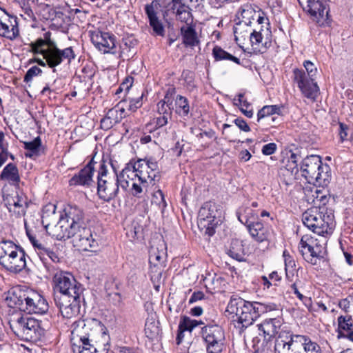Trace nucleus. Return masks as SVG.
<instances>
[{"label": "nucleus", "mask_w": 353, "mask_h": 353, "mask_svg": "<svg viewBox=\"0 0 353 353\" xmlns=\"http://www.w3.org/2000/svg\"><path fill=\"white\" fill-rule=\"evenodd\" d=\"M114 175L111 176L105 162L101 163L97 174V194L100 199L110 202L119 194V188L126 191L129 181L122 176L123 170L118 174L114 169Z\"/></svg>", "instance_id": "nucleus-4"}, {"label": "nucleus", "mask_w": 353, "mask_h": 353, "mask_svg": "<svg viewBox=\"0 0 353 353\" xmlns=\"http://www.w3.org/2000/svg\"><path fill=\"white\" fill-rule=\"evenodd\" d=\"M27 257L23 249L12 241H0V265L7 271L19 273L25 270Z\"/></svg>", "instance_id": "nucleus-6"}, {"label": "nucleus", "mask_w": 353, "mask_h": 353, "mask_svg": "<svg viewBox=\"0 0 353 353\" xmlns=\"http://www.w3.org/2000/svg\"><path fill=\"white\" fill-rule=\"evenodd\" d=\"M72 340L79 343L95 342L96 335L103 330L101 321L95 319H79L71 326Z\"/></svg>", "instance_id": "nucleus-12"}, {"label": "nucleus", "mask_w": 353, "mask_h": 353, "mask_svg": "<svg viewBox=\"0 0 353 353\" xmlns=\"http://www.w3.org/2000/svg\"><path fill=\"white\" fill-rule=\"evenodd\" d=\"M28 238H29L32 245L34 248V250H35L37 255H39V251H41L40 248L43 249L45 247V245H43V243L39 242L34 236H33L29 234H28Z\"/></svg>", "instance_id": "nucleus-58"}, {"label": "nucleus", "mask_w": 353, "mask_h": 353, "mask_svg": "<svg viewBox=\"0 0 353 353\" xmlns=\"http://www.w3.org/2000/svg\"><path fill=\"white\" fill-rule=\"evenodd\" d=\"M228 254L232 259L238 261H244L245 252L241 241L233 239L231 241Z\"/></svg>", "instance_id": "nucleus-32"}, {"label": "nucleus", "mask_w": 353, "mask_h": 353, "mask_svg": "<svg viewBox=\"0 0 353 353\" xmlns=\"http://www.w3.org/2000/svg\"><path fill=\"white\" fill-rule=\"evenodd\" d=\"M40 250L41 251H39L38 256L45 266L47 267L49 265V260L55 263L60 261L58 254L50 248L45 245L43 249L40 248Z\"/></svg>", "instance_id": "nucleus-37"}, {"label": "nucleus", "mask_w": 353, "mask_h": 353, "mask_svg": "<svg viewBox=\"0 0 353 353\" xmlns=\"http://www.w3.org/2000/svg\"><path fill=\"white\" fill-rule=\"evenodd\" d=\"M132 84H133V77H128L125 79V80L120 85V87L121 88V89H123L125 92H128L130 90V88L132 87Z\"/></svg>", "instance_id": "nucleus-61"}, {"label": "nucleus", "mask_w": 353, "mask_h": 353, "mask_svg": "<svg viewBox=\"0 0 353 353\" xmlns=\"http://www.w3.org/2000/svg\"><path fill=\"white\" fill-rule=\"evenodd\" d=\"M117 109H110L104 118L101 121V127L103 130H109L121 121V116Z\"/></svg>", "instance_id": "nucleus-33"}, {"label": "nucleus", "mask_w": 353, "mask_h": 353, "mask_svg": "<svg viewBox=\"0 0 353 353\" xmlns=\"http://www.w3.org/2000/svg\"><path fill=\"white\" fill-rule=\"evenodd\" d=\"M291 290L296 297L307 307L312 305V299L307 297L301 292L302 286L301 281L299 280L296 281L291 285Z\"/></svg>", "instance_id": "nucleus-42"}, {"label": "nucleus", "mask_w": 353, "mask_h": 353, "mask_svg": "<svg viewBox=\"0 0 353 353\" xmlns=\"http://www.w3.org/2000/svg\"><path fill=\"white\" fill-rule=\"evenodd\" d=\"M94 164L93 159L82 168L77 174H74L69 181L70 186L89 187L93 182L92 177L94 172Z\"/></svg>", "instance_id": "nucleus-23"}, {"label": "nucleus", "mask_w": 353, "mask_h": 353, "mask_svg": "<svg viewBox=\"0 0 353 353\" xmlns=\"http://www.w3.org/2000/svg\"><path fill=\"white\" fill-rule=\"evenodd\" d=\"M303 66L305 70H293L292 80L305 97L315 101L319 92V88L316 82L317 68L310 61H305Z\"/></svg>", "instance_id": "nucleus-7"}, {"label": "nucleus", "mask_w": 353, "mask_h": 353, "mask_svg": "<svg viewBox=\"0 0 353 353\" xmlns=\"http://www.w3.org/2000/svg\"><path fill=\"white\" fill-rule=\"evenodd\" d=\"M142 97L143 95L137 98L132 99L130 100L128 109L132 112L136 111L138 108H139L142 105Z\"/></svg>", "instance_id": "nucleus-53"}, {"label": "nucleus", "mask_w": 353, "mask_h": 353, "mask_svg": "<svg viewBox=\"0 0 353 353\" xmlns=\"http://www.w3.org/2000/svg\"><path fill=\"white\" fill-rule=\"evenodd\" d=\"M283 107L277 105H265L257 113V122L267 119L272 115H281Z\"/></svg>", "instance_id": "nucleus-34"}, {"label": "nucleus", "mask_w": 353, "mask_h": 353, "mask_svg": "<svg viewBox=\"0 0 353 353\" xmlns=\"http://www.w3.org/2000/svg\"><path fill=\"white\" fill-rule=\"evenodd\" d=\"M204 294L201 291L194 292L189 299V303L192 304L204 299Z\"/></svg>", "instance_id": "nucleus-62"}, {"label": "nucleus", "mask_w": 353, "mask_h": 353, "mask_svg": "<svg viewBox=\"0 0 353 353\" xmlns=\"http://www.w3.org/2000/svg\"><path fill=\"white\" fill-rule=\"evenodd\" d=\"M301 157L296 153H292L285 166L281 168L279 170V174L284 178L286 184L292 183L296 179V174L299 172L297 162Z\"/></svg>", "instance_id": "nucleus-26"}, {"label": "nucleus", "mask_w": 353, "mask_h": 353, "mask_svg": "<svg viewBox=\"0 0 353 353\" xmlns=\"http://www.w3.org/2000/svg\"><path fill=\"white\" fill-rule=\"evenodd\" d=\"M28 238H29L32 245L34 248V250H35L37 255H39V251H41L40 248L43 249L45 247V245H43V243L39 242L34 236H33L29 234H28Z\"/></svg>", "instance_id": "nucleus-59"}, {"label": "nucleus", "mask_w": 353, "mask_h": 353, "mask_svg": "<svg viewBox=\"0 0 353 353\" xmlns=\"http://www.w3.org/2000/svg\"><path fill=\"white\" fill-rule=\"evenodd\" d=\"M239 221L245 226L255 221L257 214L250 208H242L237 212Z\"/></svg>", "instance_id": "nucleus-38"}, {"label": "nucleus", "mask_w": 353, "mask_h": 353, "mask_svg": "<svg viewBox=\"0 0 353 353\" xmlns=\"http://www.w3.org/2000/svg\"><path fill=\"white\" fill-rule=\"evenodd\" d=\"M172 9L175 11L176 16L189 10V7L181 2V0H172Z\"/></svg>", "instance_id": "nucleus-51"}, {"label": "nucleus", "mask_w": 353, "mask_h": 353, "mask_svg": "<svg viewBox=\"0 0 353 353\" xmlns=\"http://www.w3.org/2000/svg\"><path fill=\"white\" fill-rule=\"evenodd\" d=\"M54 235L60 241L72 238L74 246L84 251H92L99 246L98 240L93 236L90 228L85 227V225L70 231L68 235L65 233Z\"/></svg>", "instance_id": "nucleus-13"}, {"label": "nucleus", "mask_w": 353, "mask_h": 353, "mask_svg": "<svg viewBox=\"0 0 353 353\" xmlns=\"http://www.w3.org/2000/svg\"><path fill=\"white\" fill-rule=\"evenodd\" d=\"M281 325V321L278 319L273 318L266 319L261 324L257 325L259 332V334H263L264 336L263 341L267 342L277 334Z\"/></svg>", "instance_id": "nucleus-28"}, {"label": "nucleus", "mask_w": 353, "mask_h": 353, "mask_svg": "<svg viewBox=\"0 0 353 353\" xmlns=\"http://www.w3.org/2000/svg\"><path fill=\"white\" fill-rule=\"evenodd\" d=\"M348 130L349 129L347 125L343 123H339V134L341 141L347 140Z\"/></svg>", "instance_id": "nucleus-57"}, {"label": "nucleus", "mask_w": 353, "mask_h": 353, "mask_svg": "<svg viewBox=\"0 0 353 353\" xmlns=\"http://www.w3.org/2000/svg\"><path fill=\"white\" fill-rule=\"evenodd\" d=\"M50 36L51 33L50 32H46L43 34V39H42L46 43V46H48V48L57 46L56 43L50 39Z\"/></svg>", "instance_id": "nucleus-64"}, {"label": "nucleus", "mask_w": 353, "mask_h": 353, "mask_svg": "<svg viewBox=\"0 0 353 353\" xmlns=\"http://www.w3.org/2000/svg\"><path fill=\"white\" fill-rule=\"evenodd\" d=\"M172 112H168L165 114H160L157 117L155 125L157 128H162L168 124V120L171 119Z\"/></svg>", "instance_id": "nucleus-50"}, {"label": "nucleus", "mask_w": 353, "mask_h": 353, "mask_svg": "<svg viewBox=\"0 0 353 353\" xmlns=\"http://www.w3.org/2000/svg\"><path fill=\"white\" fill-rule=\"evenodd\" d=\"M208 353H221L225 345V333L218 325L204 326L201 330Z\"/></svg>", "instance_id": "nucleus-17"}, {"label": "nucleus", "mask_w": 353, "mask_h": 353, "mask_svg": "<svg viewBox=\"0 0 353 353\" xmlns=\"http://www.w3.org/2000/svg\"><path fill=\"white\" fill-rule=\"evenodd\" d=\"M251 26L243 23H236L234 28L235 40L239 43L249 39L254 50H261L262 47L268 48L272 43V34L270 27L264 25L252 29Z\"/></svg>", "instance_id": "nucleus-5"}, {"label": "nucleus", "mask_w": 353, "mask_h": 353, "mask_svg": "<svg viewBox=\"0 0 353 353\" xmlns=\"http://www.w3.org/2000/svg\"><path fill=\"white\" fill-rule=\"evenodd\" d=\"M298 1L319 26H325L329 23V10L325 0H298Z\"/></svg>", "instance_id": "nucleus-19"}, {"label": "nucleus", "mask_w": 353, "mask_h": 353, "mask_svg": "<svg viewBox=\"0 0 353 353\" xmlns=\"http://www.w3.org/2000/svg\"><path fill=\"white\" fill-rule=\"evenodd\" d=\"M246 228L251 236L258 242L268 241L271 234L270 229L261 221H255L246 225Z\"/></svg>", "instance_id": "nucleus-29"}, {"label": "nucleus", "mask_w": 353, "mask_h": 353, "mask_svg": "<svg viewBox=\"0 0 353 353\" xmlns=\"http://www.w3.org/2000/svg\"><path fill=\"white\" fill-rule=\"evenodd\" d=\"M280 116L281 115L277 114L272 115L267 119H265L264 121L265 123H267L268 125H270L272 127H274L275 124L279 123V121H280L281 119Z\"/></svg>", "instance_id": "nucleus-63"}, {"label": "nucleus", "mask_w": 353, "mask_h": 353, "mask_svg": "<svg viewBox=\"0 0 353 353\" xmlns=\"http://www.w3.org/2000/svg\"><path fill=\"white\" fill-rule=\"evenodd\" d=\"M95 342L79 343V348L81 349L78 353H99Z\"/></svg>", "instance_id": "nucleus-47"}, {"label": "nucleus", "mask_w": 353, "mask_h": 353, "mask_svg": "<svg viewBox=\"0 0 353 353\" xmlns=\"http://www.w3.org/2000/svg\"><path fill=\"white\" fill-rule=\"evenodd\" d=\"M238 99H234V105L240 106L241 112L248 118L253 117V109L251 108L250 103L244 99V94L239 93L237 95Z\"/></svg>", "instance_id": "nucleus-40"}, {"label": "nucleus", "mask_w": 353, "mask_h": 353, "mask_svg": "<svg viewBox=\"0 0 353 353\" xmlns=\"http://www.w3.org/2000/svg\"><path fill=\"white\" fill-rule=\"evenodd\" d=\"M222 211L216 203H205L199 212L198 225L206 229L210 236L214 234V227L221 222Z\"/></svg>", "instance_id": "nucleus-15"}, {"label": "nucleus", "mask_w": 353, "mask_h": 353, "mask_svg": "<svg viewBox=\"0 0 353 353\" xmlns=\"http://www.w3.org/2000/svg\"><path fill=\"white\" fill-rule=\"evenodd\" d=\"M29 1L30 0H26L25 2H18L20 5L21 8L23 9L24 14L27 15V17L31 19V20H35V16L34 14L31 9V8L29 6Z\"/></svg>", "instance_id": "nucleus-52"}, {"label": "nucleus", "mask_w": 353, "mask_h": 353, "mask_svg": "<svg viewBox=\"0 0 353 353\" xmlns=\"http://www.w3.org/2000/svg\"><path fill=\"white\" fill-rule=\"evenodd\" d=\"M0 179L15 188H18L21 182V177L17 165L12 163L7 164L0 174Z\"/></svg>", "instance_id": "nucleus-30"}, {"label": "nucleus", "mask_w": 353, "mask_h": 353, "mask_svg": "<svg viewBox=\"0 0 353 353\" xmlns=\"http://www.w3.org/2000/svg\"><path fill=\"white\" fill-rule=\"evenodd\" d=\"M338 330L337 338L341 339L345 337V334L351 331L352 327V321L350 316H340L338 317Z\"/></svg>", "instance_id": "nucleus-35"}, {"label": "nucleus", "mask_w": 353, "mask_h": 353, "mask_svg": "<svg viewBox=\"0 0 353 353\" xmlns=\"http://www.w3.org/2000/svg\"><path fill=\"white\" fill-rule=\"evenodd\" d=\"M234 123L241 130L246 132L250 131V128L246 121L242 118H236L234 120Z\"/></svg>", "instance_id": "nucleus-56"}, {"label": "nucleus", "mask_w": 353, "mask_h": 353, "mask_svg": "<svg viewBox=\"0 0 353 353\" xmlns=\"http://www.w3.org/2000/svg\"><path fill=\"white\" fill-rule=\"evenodd\" d=\"M43 58L46 60V63L51 68H55L66 59L70 63L75 58V54L72 47L66 48L63 50L59 49L57 46L46 49L42 52Z\"/></svg>", "instance_id": "nucleus-22"}, {"label": "nucleus", "mask_w": 353, "mask_h": 353, "mask_svg": "<svg viewBox=\"0 0 353 353\" xmlns=\"http://www.w3.org/2000/svg\"><path fill=\"white\" fill-rule=\"evenodd\" d=\"M302 221L305 226L319 236L332 233V216L326 214L321 208H311L306 210L302 214Z\"/></svg>", "instance_id": "nucleus-11"}, {"label": "nucleus", "mask_w": 353, "mask_h": 353, "mask_svg": "<svg viewBox=\"0 0 353 353\" xmlns=\"http://www.w3.org/2000/svg\"><path fill=\"white\" fill-rule=\"evenodd\" d=\"M9 303L27 314H44L49 309L46 298L34 290H23L17 288L9 292Z\"/></svg>", "instance_id": "nucleus-3"}, {"label": "nucleus", "mask_w": 353, "mask_h": 353, "mask_svg": "<svg viewBox=\"0 0 353 353\" xmlns=\"http://www.w3.org/2000/svg\"><path fill=\"white\" fill-rule=\"evenodd\" d=\"M304 335L292 334L289 341L279 340L276 342L275 353H296L299 350Z\"/></svg>", "instance_id": "nucleus-27"}, {"label": "nucleus", "mask_w": 353, "mask_h": 353, "mask_svg": "<svg viewBox=\"0 0 353 353\" xmlns=\"http://www.w3.org/2000/svg\"><path fill=\"white\" fill-rule=\"evenodd\" d=\"M238 23H243L251 26L252 21L256 20L257 26L264 25L265 27H270L269 19L264 17L263 12L257 7L246 3L241 6L237 12Z\"/></svg>", "instance_id": "nucleus-20"}, {"label": "nucleus", "mask_w": 353, "mask_h": 353, "mask_svg": "<svg viewBox=\"0 0 353 353\" xmlns=\"http://www.w3.org/2000/svg\"><path fill=\"white\" fill-rule=\"evenodd\" d=\"M42 73V70L37 66L31 67L26 72L23 81L26 83H30L33 77H37Z\"/></svg>", "instance_id": "nucleus-48"}, {"label": "nucleus", "mask_w": 353, "mask_h": 353, "mask_svg": "<svg viewBox=\"0 0 353 353\" xmlns=\"http://www.w3.org/2000/svg\"><path fill=\"white\" fill-rule=\"evenodd\" d=\"M203 324L201 321L191 319L187 316H182L179 324V330L192 332V330L199 325Z\"/></svg>", "instance_id": "nucleus-43"}, {"label": "nucleus", "mask_w": 353, "mask_h": 353, "mask_svg": "<svg viewBox=\"0 0 353 353\" xmlns=\"http://www.w3.org/2000/svg\"><path fill=\"white\" fill-rule=\"evenodd\" d=\"M277 146L274 143H270L263 146L262 153L265 155H271L275 152Z\"/></svg>", "instance_id": "nucleus-55"}, {"label": "nucleus", "mask_w": 353, "mask_h": 353, "mask_svg": "<svg viewBox=\"0 0 353 353\" xmlns=\"http://www.w3.org/2000/svg\"><path fill=\"white\" fill-rule=\"evenodd\" d=\"M84 214L77 205H69L65 210V214L61 216L54 228V234L65 233L67 235L70 231L85 225Z\"/></svg>", "instance_id": "nucleus-16"}, {"label": "nucleus", "mask_w": 353, "mask_h": 353, "mask_svg": "<svg viewBox=\"0 0 353 353\" xmlns=\"http://www.w3.org/2000/svg\"><path fill=\"white\" fill-rule=\"evenodd\" d=\"M158 165L156 161L138 159L130 161L123 169L122 176L126 180L134 181L137 178L138 181L143 185L153 184L157 177H159Z\"/></svg>", "instance_id": "nucleus-8"}, {"label": "nucleus", "mask_w": 353, "mask_h": 353, "mask_svg": "<svg viewBox=\"0 0 353 353\" xmlns=\"http://www.w3.org/2000/svg\"><path fill=\"white\" fill-rule=\"evenodd\" d=\"M54 299L63 317L70 319L80 310V298L83 292L81 283L68 272L57 271L53 276Z\"/></svg>", "instance_id": "nucleus-1"}, {"label": "nucleus", "mask_w": 353, "mask_h": 353, "mask_svg": "<svg viewBox=\"0 0 353 353\" xmlns=\"http://www.w3.org/2000/svg\"><path fill=\"white\" fill-rule=\"evenodd\" d=\"M116 353H141V350L135 347H118L116 348Z\"/></svg>", "instance_id": "nucleus-60"}, {"label": "nucleus", "mask_w": 353, "mask_h": 353, "mask_svg": "<svg viewBox=\"0 0 353 353\" xmlns=\"http://www.w3.org/2000/svg\"><path fill=\"white\" fill-rule=\"evenodd\" d=\"M9 324L13 332L24 341L37 342L44 335L45 330L41 327L40 322L32 317L21 314L13 316Z\"/></svg>", "instance_id": "nucleus-9"}, {"label": "nucleus", "mask_w": 353, "mask_h": 353, "mask_svg": "<svg viewBox=\"0 0 353 353\" xmlns=\"http://www.w3.org/2000/svg\"><path fill=\"white\" fill-rule=\"evenodd\" d=\"M131 193L136 197H141L140 194L143 192V189L145 188L148 185H143L141 182L137 181L136 179L132 181Z\"/></svg>", "instance_id": "nucleus-49"}, {"label": "nucleus", "mask_w": 353, "mask_h": 353, "mask_svg": "<svg viewBox=\"0 0 353 353\" xmlns=\"http://www.w3.org/2000/svg\"><path fill=\"white\" fill-rule=\"evenodd\" d=\"M212 54L216 61L230 60L239 65L241 64L239 58L230 54L221 47L216 46L212 50Z\"/></svg>", "instance_id": "nucleus-41"}, {"label": "nucleus", "mask_w": 353, "mask_h": 353, "mask_svg": "<svg viewBox=\"0 0 353 353\" xmlns=\"http://www.w3.org/2000/svg\"><path fill=\"white\" fill-rule=\"evenodd\" d=\"M330 168L323 164L319 155L307 156L302 160L301 172L307 183L316 185H325L329 181Z\"/></svg>", "instance_id": "nucleus-10"}, {"label": "nucleus", "mask_w": 353, "mask_h": 353, "mask_svg": "<svg viewBox=\"0 0 353 353\" xmlns=\"http://www.w3.org/2000/svg\"><path fill=\"white\" fill-rule=\"evenodd\" d=\"M19 36L18 19L16 17L0 9V37L10 41L15 40Z\"/></svg>", "instance_id": "nucleus-21"}, {"label": "nucleus", "mask_w": 353, "mask_h": 353, "mask_svg": "<svg viewBox=\"0 0 353 353\" xmlns=\"http://www.w3.org/2000/svg\"><path fill=\"white\" fill-rule=\"evenodd\" d=\"M24 149L27 150L26 157L32 158L38 157L40 154V148L41 146V140L39 137H36L32 141L23 142Z\"/></svg>", "instance_id": "nucleus-36"}, {"label": "nucleus", "mask_w": 353, "mask_h": 353, "mask_svg": "<svg viewBox=\"0 0 353 353\" xmlns=\"http://www.w3.org/2000/svg\"><path fill=\"white\" fill-rule=\"evenodd\" d=\"M152 203L157 205L161 210V212H163L167 206V203L165 200L164 194L161 190H157L153 194Z\"/></svg>", "instance_id": "nucleus-45"}, {"label": "nucleus", "mask_w": 353, "mask_h": 353, "mask_svg": "<svg viewBox=\"0 0 353 353\" xmlns=\"http://www.w3.org/2000/svg\"><path fill=\"white\" fill-rule=\"evenodd\" d=\"M90 39L93 45L100 52L104 54H118L119 57H121V53L117 46L116 37L114 34L97 30L90 32Z\"/></svg>", "instance_id": "nucleus-18"}, {"label": "nucleus", "mask_w": 353, "mask_h": 353, "mask_svg": "<svg viewBox=\"0 0 353 353\" xmlns=\"http://www.w3.org/2000/svg\"><path fill=\"white\" fill-rule=\"evenodd\" d=\"M279 310L274 303L249 302L241 297H231L226 311L235 314V327L243 330L251 325L262 314Z\"/></svg>", "instance_id": "nucleus-2"}, {"label": "nucleus", "mask_w": 353, "mask_h": 353, "mask_svg": "<svg viewBox=\"0 0 353 353\" xmlns=\"http://www.w3.org/2000/svg\"><path fill=\"white\" fill-rule=\"evenodd\" d=\"M175 112L181 117H187L190 112L188 99L181 95H177L175 99Z\"/></svg>", "instance_id": "nucleus-39"}, {"label": "nucleus", "mask_w": 353, "mask_h": 353, "mask_svg": "<svg viewBox=\"0 0 353 353\" xmlns=\"http://www.w3.org/2000/svg\"><path fill=\"white\" fill-rule=\"evenodd\" d=\"M183 43L185 46L194 47L199 44L196 32L192 26H183L181 28Z\"/></svg>", "instance_id": "nucleus-31"}, {"label": "nucleus", "mask_w": 353, "mask_h": 353, "mask_svg": "<svg viewBox=\"0 0 353 353\" xmlns=\"http://www.w3.org/2000/svg\"><path fill=\"white\" fill-rule=\"evenodd\" d=\"M157 4L152 1L145 6V12L148 17L150 26L152 28L153 34L157 36L163 37L165 35V28L157 16Z\"/></svg>", "instance_id": "nucleus-25"}, {"label": "nucleus", "mask_w": 353, "mask_h": 353, "mask_svg": "<svg viewBox=\"0 0 353 353\" xmlns=\"http://www.w3.org/2000/svg\"><path fill=\"white\" fill-rule=\"evenodd\" d=\"M157 112L159 114H165L168 112H172L170 105L168 104H165L164 101H160L157 103Z\"/></svg>", "instance_id": "nucleus-54"}, {"label": "nucleus", "mask_w": 353, "mask_h": 353, "mask_svg": "<svg viewBox=\"0 0 353 353\" xmlns=\"http://www.w3.org/2000/svg\"><path fill=\"white\" fill-rule=\"evenodd\" d=\"M283 256L284 258L286 276L289 278L290 274L292 275L294 274V268L296 266L295 261L287 251L283 252Z\"/></svg>", "instance_id": "nucleus-44"}, {"label": "nucleus", "mask_w": 353, "mask_h": 353, "mask_svg": "<svg viewBox=\"0 0 353 353\" xmlns=\"http://www.w3.org/2000/svg\"><path fill=\"white\" fill-rule=\"evenodd\" d=\"M325 240H320L314 236L305 234L299 245V252L303 259L312 265H316L323 259L325 253Z\"/></svg>", "instance_id": "nucleus-14"}, {"label": "nucleus", "mask_w": 353, "mask_h": 353, "mask_svg": "<svg viewBox=\"0 0 353 353\" xmlns=\"http://www.w3.org/2000/svg\"><path fill=\"white\" fill-rule=\"evenodd\" d=\"M164 252L163 251L159 252L158 250L154 248H151L149 256V261L150 263H154V265H157L159 263L163 262V257Z\"/></svg>", "instance_id": "nucleus-46"}, {"label": "nucleus", "mask_w": 353, "mask_h": 353, "mask_svg": "<svg viewBox=\"0 0 353 353\" xmlns=\"http://www.w3.org/2000/svg\"><path fill=\"white\" fill-rule=\"evenodd\" d=\"M7 205L10 206L9 210L14 208V211L18 214H24L28 207V198L26 194L19 189V186L16 188L15 193L10 195L6 199Z\"/></svg>", "instance_id": "nucleus-24"}]
</instances>
